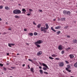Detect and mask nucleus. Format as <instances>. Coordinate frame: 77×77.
I'll list each match as a JSON object with an SVG mask.
<instances>
[{
	"label": "nucleus",
	"mask_w": 77,
	"mask_h": 77,
	"mask_svg": "<svg viewBox=\"0 0 77 77\" xmlns=\"http://www.w3.org/2000/svg\"><path fill=\"white\" fill-rule=\"evenodd\" d=\"M42 42H43L41 40H38V41H37V42H35L34 44L36 45L37 47H40L41 46L38 44H41V43H42Z\"/></svg>",
	"instance_id": "nucleus-1"
},
{
	"label": "nucleus",
	"mask_w": 77,
	"mask_h": 77,
	"mask_svg": "<svg viewBox=\"0 0 77 77\" xmlns=\"http://www.w3.org/2000/svg\"><path fill=\"white\" fill-rule=\"evenodd\" d=\"M21 11L20 10L18 9H16L13 11V13L15 14H21Z\"/></svg>",
	"instance_id": "nucleus-2"
},
{
	"label": "nucleus",
	"mask_w": 77,
	"mask_h": 77,
	"mask_svg": "<svg viewBox=\"0 0 77 77\" xmlns=\"http://www.w3.org/2000/svg\"><path fill=\"white\" fill-rule=\"evenodd\" d=\"M63 65H64V64L63 62H61L60 63V66L62 67L63 66Z\"/></svg>",
	"instance_id": "nucleus-3"
},
{
	"label": "nucleus",
	"mask_w": 77,
	"mask_h": 77,
	"mask_svg": "<svg viewBox=\"0 0 77 77\" xmlns=\"http://www.w3.org/2000/svg\"><path fill=\"white\" fill-rule=\"evenodd\" d=\"M42 64L43 66L46 67L48 69H49V68H48V66H47V65H46L45 64L42 63Z\"/></svg>",
	"instance_id": "nucleus-4"
},
{
	"label": "nucleus",
	"mask_w": 77,
	"mask_h": 77,
	"mask_svg": "<svg viewBox=\"0 0 77 77\" xmlns=\"http://www.w3.org/2000/svg\"><path fill=\"white\" fill-rule=\"evenodd\" d=\"M46 29L45 28L41 27V30L42 32L44 31Z\"/></svg>",
	"instance_id": "nucleus-5"
},
{
	"label": "nucleus",
	"mask_w": 77,
	"mask_h": 77,
	"mask_svg": "<svg viewBox=\"0 0 77 77\" xmlns=\"http://www.w3.org/2000/svg\"><path fill=\"white\" fill-rule=\"evenodd\" d=\"M45 26L46 28H45V29H46V30H47V29H48L49 28V26H48V24L47 23H46Z\"/></svg>",
	"instance_id": "nucleus-6"
},
{
	"label": "nucleus",
	"mask_w": 77,
	"mask_h": 77,
	"mask_svg": "<svg viewBox=\"0 0 77 77\" xmlns=\"http://www.w3.org/2000/svg\"><path fill=\"white\" fill-rule=\"evenodd\" d=\"M66 15H71V11H67Z\"/></svg>",
	"instance_id": "nucleus-7"
},
{
	"label": "nucleus",
	"mask_w": 77,
	"mask_h": 77,
	"mask_svg": "<svg viewBox=\"0 0 77 77\" xmlns=\"http://www.w3.org/2000/svg\"><path fill=\"white\" fill-rule=\"evenodd\" d=\"M63 14L64 15H66L67 14V11L66 10H64L63 11Z\"/></svg>",
	"instance_id": "nucleus-8"
},
{
	"label": "nucleus",
	"mask_w": 77,
	"mask_h": 77,
	"mask_svg": "<svg viewBox=\"0 0 77 77\" xmlns=\"http://www.w3.org/2000/svg\"><path fill=\"white\" fill-rule=\"evenodd\" d=\"M61 28V26H57L55 28V29H60Z\"/></svg>",
	"instance_id": "nucleus-9"
},
{
	"label": "nucleus",
	"mask_w": 77,
	"mask_h": 77,
	"mask_svg": "<svg viewBox=\"0 0 77 77\" xmlns=\"http://www.w3.org/2000/svg\"><path fill=\"white\" fill-rule=\"evenodd\" d=\"M34 70V69L33 67H32L30 69V71L32 72H33V73H34V71H33Z\"/></svg>",
	"instance_id": "nucleus-10"
},
{
	"label": "nucleus",
	"mask_w": 77,
	"mask_h": 77,
	"mask_svg": "<svg viewBox=\"0 0 77 77\" xmlns=\"http://www.w3.org/2000/svg\"><path fill=\"white\" fill-rule=\"evenodd\" d=\"M66 71H68V72H71V70L68 69V68H66Z\"/></svg>",
	"instance_id": "nucleus-11"
},
{
	"label": "nucleus",
	"mask_w": 77,
	"mask_h": 77,
	"mask_svg": "<svg viewBox=\"0 0 77 77\" xmlns=\"http://www.w3.org/2000/svg\"><path fill=\"white\" fill-rule=\"evenodd\" d=\"M42 54V52L40 51L39 52H38V53H37V55H38V56H39L41 55V54Z\"/></svg>",
	"instance_id": "nucleus-12"
},
{
	"label": "nucleus",
	"mask_w": 77,
	"mask_h": 77,
	"mask_svg": "<svg viewBox=\"0 0 77 77\" xmlns=\"http://www.w3.org/2000/svg\"><path fill=\"white\" fill-rule=\"evenodd\" d=\"M58 49L60 50H62V48L61 46H59L58 47Z\"/></svg>",
	"instance_id": "nucleus-13"
},
{
	"label": "nucleus",
	"mask_w": 77,
	"mask_h": 77,
	"mask_svg": "<svg viewBox=\"0 0 77 77\" xmlns=\"http://www.w3.org/2000/svg\"><path fill=\"white\" fill-rule=\"evenodd\" d=\"M39 72H40V73L41 74H43V71H42V70H41V69L40 70H39Z\"/></svg>",
	"instance_id": "nucleus-14"
},
{
	"label": "nucleus",
	"mask_w": 77,
	"mask_h": 77,
	"mask_svg": "<svg viewBox=\"0 0 77 77\" xmlns=\"http://www.w3.org/2000/svg\"><path fill=\"white\" fill-rule=\"evenodd\" d=\"M22 11H23L24 14H25V12H26V10L24 8L22 9Z\"/></svg>",
	"instance_id": "nucleus-15"
},
{
	"label": "nucleus",
	"mask_w": 77,
	"mask_h": 77,
	"mask_svg": "<svg viewBox=\"0 0 77 77\" xmlns=\"http://www.w3.org/2000/svg\"><path fill=\"white\" fill-rule=\"evenodd\" d=\"M69 56L70 57V59H72V58H73V57H74V55H70Z\"/></svg>",
	"instance_id": "nucleus-16"
},
{
	"label": "nucleus",
	"mask_w": 77,
	"mask_h": 77,
	"mask_svg": "<svg viewBox=\"0 0 77 77\" xmlns=\"http://www.w3.org/2000/svg\"><path fill=\"white\" fill-rule=\"evenodd\" d=\"M65 18H62L61 19V21H65Z\"/></svg>",
	"instance_id": "nucleus-17"
},
{
	"label": "nucleus",
	"mask_w": 77,
	"mask_h": 77,
	"mask_svg": "<svg viewBox=\"0 0 77 77\" xmlns=\"http://www.w3.org/2000/svg\"><path fill=\"white\" fill-rule=\"evenodd\" d=\"M41 25L40 24H38L37 26V28H40V27H41Z\"/></svg>",
	"instance_id": "nucleus-18"
},
{
	"label": "nucleus",
	"mask_w": 77,
	"mask_h": 77,
	"mask_svg": "<svg viewBox=\"0 0 77 77\" xmlns=\"http://www.w3.org/2000/svg\"><path fill=\"white\" fill-rule=\"evenodd\" d=\"M74 66L75 68H77V63H75L74 64Z\"/></svg>",
	"instance_id": "nucleus-19"
},
{
	"label": "nucleus",
	"mask_w": 77,
	"mask_h": 77,
	"mask_svg": "<svg viewBox=\"0 0 77 77\" xmlns=\"http://www.w3.org/2000/svg\"><path fill=\"white\" fill-rule=\"evenodd\" d=\"M51 56H52V57H56L57 56L54 54H53V55H51Z\"/></svg>",
	"instance_id": "nucleus-20"
},
{
	"label": "nucleus",
	"mask_w": 77,
	"mask_h": 77,
	"mask_svg": "<svg viewBox=\"0 0 77 77\" xmlns=\"http://www.w3.org/2000/svg\"><path fill=\"white\" fill-rule=\"evenodd\" d=\"M43 69L44 70V71H47V68L44 67L43 68Z\"/></svg>",
	"instance_id": "nucleus-21"
},
{
	"label": "nucleus",
	"mask_w": 77,
	"mask_h": 77,
	"mask_svg": "<svg viewBox=\"0 0 77 77\" xmlns=\"http://www.w3.org/2000/svg\"><path fill=\"white\" fill-rule=\"evenodd\" d=\"M5 9L7 10H8L9 9V8L8 7L6 6L5 7Z\"/></svg>",
	"instance_id": "nucleus-22"
},
{
	"label": "nucleus",
	"mask_w": 77,
	"mask_h": 77,
	"mask_svg": "<svg viewBox=\"0 0 77 77\" xmlns=\"http://www.w3.org/2000/svg\"><path fill=\"white\" fill-rule=\"evenodd\" d=\"M68 26H66L64 27V28L65 29H68Z\"/></svg>",
	"instance_id": "nucleus-23"
},
{
	"label": "nucleus",
	"mask_w": 77,
	"mask_h": 77,
	"mask_svg": "<svg viewBox=\"0 0 77 77\" xmlns=\"http://www.w3.org/2000/svg\"><path fill=\"white\" fill-rule=\"evenodd\" d=\"M15 18H20V17L16 15L15 16Z\"/></svg>",
	"instance_id": "nucleus-24"
},
{
	"label": "nucleus",
	"mask_w": 77,
	"mask_h": 77,
	"mask_svg": "<svg viewBox=\"0 0 77 77\" xmlns=\"http://www.w3.org/2000/svg\"><path fill=\"white\" fill-rule=\"evenodd\" d=\"M60 31H57V35H59V34H60Z\"/></svg>",
	"instance_id": "nucleus-25"
},
{
	"label": "nucleus",
	"mask_w": 77,
	"mask_h": 77,
	"mask_svg": "<svg viewBox=\"0 0 77 77\" xmlns=\"http://www.w3.org/2000/svg\"><path fill=\"white\" fill-rule=\"evenodd\" d=\"M71 49V48H67L66 49V51H68V50Z\"/></svg>",
	"instance_id": "nucleus-26"
},
{
	"label": "nucleus",
	"mask_w": 77,
	"mask_h": 77,
	"mask_svg": "<svg viewBox=\"0 0 77 77\" xmlns=\"http://www.w3.org/2000/svg\"><path fill=\"white\" fill-rule=\"evenodd\" d=\"M73 42H74V43H76L77 42V40L74 39Z\"/></svg>",
	"instance_id": "nucleus-27"
},
{
	"label": "nucleus",
	"mask_w": 77,
	"mask_h": 77,
	"mask_svg": "<svg viewBox=\"0 0 77 77\" xmlns=\"http://www.w3.org/2000/svg\"><path fill=\"white\" fill-rule=\"evenodd\" d=\"M34 35H38V33L37 32H35L34 33Z\"/></svg>",
	"instance_id": "nucleus-28"
},
{
	"label": "nucleus",
	"mask_w": 77,
	"mask_h": 77,
	"mask_svg": "<svg viewBox=\"0 0 77 77\" xmlns=\"http://www.w3.org/2000/svg\"><path fill=\"white\" fill-rule=\"evenodd\" d=\"M3 6L2 5H1L0 6V9H3Z\"/></svg>",
	"instance_id": "nucleus-29"
},
{
	"label": "nucleus",
	"mask_w": 77,
	"mask_h": 77,
	"mask_svg": "<svg viewBox=\"0 0 77 77\" xmlns=\"http://www.w3.org/2000/svg\"><path fill=\"white\" fill-rule=\"evenodd\" d=\"M43 31L44 33H46V32H47V30H46V29H45Z\"/></svg>",
	"instance_id": "nucleus-30"
},
{
	"label": "nucleus",
	"mask_w": 77,
	"mask_h": 77,
	"mask_svg": "<svg viewBox=\"0 0 77 77\" xmlns=\"http://www.w3.org/2000/svg\"><path fill=\"white\" fill-rule=\"evenodd\" d=\"M55 60H59L60 59L58 58H55Z\"/></svg>",
	"instance_id": "nucleus-31"
},
{
	"label": "nucleus",
	"mask_w": 77,
	"mask_h": 77,
	"mask_svg": "<svg viewBox=\"0 0 77 77\" xmlns=\"http://www.w3.org/2000/svg\"><path fill=\"white\" fill-rule=\"evenodd\" d=\"M49 59H51L52 60H53V58L51 57H49Z\"/></svg>",
	"instance_id": "nucleus-32"
},
{
	"label": "nucleus",
	"mask_w": 77,
	"mask_h": 77,
	"mask_svg": "<svg viewBox=\"0 0 77 77\" xmlns=\"http://www.w3.org/2000/svg\"><path fill=\"white\" fill-rule=\"evenodd\" d=\"M29 35H30V36H33V34L32 33H29Z\"/></svg>",
	"instance_id": "nucleus-33"
},
{
	"label": "nucleus",
	"mask_w": 77,
	"mask_h": 77,
	"mask_svg": "<svg viewBox=\"0 0 77 77\" xmlns=\"http://www.w3.org/2000/svg\"><path fill=\"white\" fill-rule=\"evenodd\" d=\"M3 70L4 71H6V68L5 67H4L3 69Z\"/></svg>",
	"instance_id": "nucleus-34"
},
{
	"label": "nucleus",
	"mask_w": 77,
	"mask_h": 77,
	"mask_svg": "<svg viewBox=\"0 0 77 77\" xmlns=\"http://www.w3.org/2000/svg\"><path fill=\"white\" fill-rule=\"evenodd\" d=\"M8 46H9V47H12V46H11V44L9 43Z\"/></svg>",
	"instance_id": "nucleus-35"
},
{
	"label": "nucleus",
	"mask_w": 77,
	"mask_h": 77,
	"mask_svg": "<svg viewBox=\"0 0 77 77\" xmlns=\"http://www.w3.org/2000/svg\"><path fill=\"white\" fill-rule=\"evenodd\" d=\"M44 73L45 74H48V72H44Z\"/></svg>",
	"instance_id": "nucleus-36"
},
{
	"label": "nucleus",
	"mask_w": 77,
	"mask_h": 77,
	"mask_svg": "<svg viewBox=\"0 0 77 77\" xmlns=\"http://www.w3.org/2000/svg\"><path fill=\"white\" fill-rule=\"evenodd\" d=\"M29 11L30 12H32L33 10H32V9H29Z\"/></svg>",
	"instance_id": "nucleus-37"
},
{
	"label": "nucleus",
	"mask_w": 77,
	"mask_h": 77,
	"mask_svg": "<svg viewBox=\"0 0 77 77\" xmlns=\"http://www.w3.org/2000/svg\"><path fill=\"white\" fill-rule=\"evenodd\" d=\"M65 62L66 63H67V64L68 63H69V62H68V61L66 60Z\"/></svg>",
	"instance_id": "nucleus-38"
},
{
	"label": "nucleus",
	"mask_w": 77,
	"mask_h": 77,
	"mask_svg": "<svg viewBox=\"0 0 77 77\" xmlns=\"http://www.w3.org/2000/svg\"><path fill=\"white\" fill-rule=\"evenodd\" d=\"M0 66H3V64L0 63Z\"/></svg>",
	"instance_id": "nucleus-39"
},
{
	"label": "nucleus",
	"mask_w": 77,
	"mask_h": 77,
	"mask_svg": "<svg viewBox=\"0 0 77 77\" xmlns=\"http://www.w3.org/2000/svg\"><path fill=\"white\" fill-rule=\"evenodd\" d=\"M67 67H68V68H70V67H71V66H70V65H68V66H67Z\"/></svg>",
	"instance_id": "nucleus-40"
},
{
	"label": "nucleus",
	"mask_w": 77,
	"mask_h": 77,
	"mask_svg": "<svg viewBox=\"0 0 77 77\" xmlns=\"http://www.w3.org/2000/svg\"><path fill=\"white\" fill-rule=\"evenodd\" d=\"M61 53L62 54H63V53H64V51H62L61 52Z\"/></svg>",
	"instance_id": "nucleus-41"
},
{
	"label": "nucleus",
	"mask_w": 77,
	"mask_h": 77,
	"mask_svg": "<svg viewBox=\"0 0 77 77\" xmlns=\"http://www.w3.org/2000/svg\"><path fill=\"white\" fill-rule=\"evenodd\" d=\"M27 15H28V16H30V14L28 13V14H27Z\"/></svg>",
	"instance_id": "nucleus-42"
},
{
	"label": "nucleus",
	"mask_w": 77,
	"mask_h": 77,
	"mask_svg": "<svg viewBox=\"0 0 77 77\" xmlns=\"http://www.w3.org/2000/svg\"><path fill=\"white\" fill-rule=\"evenodd\" d=\"M33 24H34L35 25H36V24L35 23V21H34L33 22Z\"/></svg>",
	"instance_id": "nucleus-43"
},
{
	"label": "nucleus",
	"mask_w": 77,
	"mask_h": 77,
	"mask_svg": "<svg viewBox=\"0 0 77 77\" xmlns=\"http://www.w3.org/2000/svg\"><path fill=\"white\" fill-rule=\"evenodd\" d=\"M28 60H29V61H31V62H32V61H33L32 60H31L30 59H29Z\"/></svg>",
	"instance_id": "nucleus-44"
},
{
	"label": "nucleus",
	"mask_w": 77,
	"mask_h": 77,
	"mask_svg": "<svg viewBox=\"0 0 77 77\" xmlns=\"http://www.w3.org/2000/svg\"><path fill=\"white\" fill-rule=\"evenodd\" d=\"M33 60H36V58H33Z\"/></svg>",
	"instance_id": "nucleus-45"
},
{
	"label": "nucleus",
	"mask_w": 77,
	"mask_h": 77,
	"mask_svg": "<svg viewBox=\"0 0 77 77\" xmlns=\"http://www.w3.org/2000/svg\"><path fill=\"white\" fill-rule=\"evenodd\" d=\"M52 30H53V31H54V32H56V30H54V29Z\"/></svg>",
	"instance_id": "nucleus-46"
},
{
	"label": "nucleus",
	"mask_w": 77,
	"mask_h": 77,
	"mask_svg": "<svg viewBox=\"0 0 77 77\" xmlns=\"http://www.w3.org/2000/svg\"><path fill=\"white\" fill-rule=\"evenodd\" d=\"M39 69H42V67L41 66H39Z\"/></svg>",
	"instance_id": "nucleus-47"
},
{
	"label": "nucleus",
	"mask_w": 77,
	"mask_h": 77,
	"mask_svg": "<svg viewBox=\"0 0 77 77\" xmlns=\"http://www.w3.org/2000/svg\"><path fill=\"white\" fill-rule=\"evenodd\" d=\"M51 29H52V30H53L54 29L53 28V27H51Z\"/></svg>",
	"instance_id": "nucleus-48"
},
{
	"label": "nucleus",
	"mask_w": 77,
	"mask_h": 77,
	"mask_svg": "<svg viewBox=\"0 0 77 77\" xmlns=\"http://www.w3.org/2000/svg\"><path fill=\"white\" fill-rule=\"evenodd\" d=\"M67 38H70V36L67 35Z\"/></svg>",
	"instance_id": "nucleus-49"
},
{
	"label": "nucleus",
	"mask_w": 77,
	"mask_h": 77,
	"mask_svg": "<svg viewBox=\"0 0 77 77\" xmlns=\"http://www.w3.org/2000/svg\"><path fill=\"white\" fill-rule=\"evenodd\" d=\"M9 53H7V56H9Z\"/></svg>",
	"instance_id": "nucleus-50"
},
{
	"label": "nucleus",
	"mask_w": 77,
	"mask_h": 77,
	"mask_svg": "<svg viewBox=\"0 0 77 77\" xmlns=\"http://www.w3.org/2000/svg\"><path fill=\"white\" fill-rule=\"evenodd\" d=\"M24 31H25V32L27 31V29H24Z\"/></svg>",
	"instance_id": "nucleus-51"
},
{
	"label": "nucleus",
	"mask_w": 77,
	"mask_h": 77,
	"mask_svg": "<svg viewBox=\"0 0 77 77\" xmlns=\"http://www.w3.org/2000/svg\"><path fill=\"white\" fill-rule=\"evenodd\" d=\"M28 67H29L28 69H30V66H29V65H28Z\"/></svg>",
	"instance_id": "nucleus-52"
},
{
	"label": "nucleus",
	"mask_w": 77,
	"mask_h": 77,
	"mask_svg": "<svg viewBox=\"0 0 77 77\" xmlns=\"http://www.w3.org/2000/svg\"><path fill=\"white\" fill-rule=\"evenodd\" d=\"M26 45H29V44L28 43H26Z\"/></svg>",
	"instance_id": "nucleus-53"
},
{
	"label": "nucleus",
	"mask_w": 77,
	"mask_h": 77,
	"mask_svg": "<svg viewBox=\"0 0 77 77\" xmlns=\"http://www.w3.org/2000/svg\"><path fill=\"white\" fill-rule=\"evenodd\" d=\"M8 30H12V29L11 28H9L8 29Z\"/></svg>",
	"instance_id": "nucleus-54"
},
{
	"label": "nucleus",
	"mask_w": 77,
	"mask_h": 77,
	"mask_svg": "<svg viewBox=\"0 0 77 77\" xmlns=\"http://www.w3.org/2000/svg\"><path fill=\"white\" fill-rule=\"evenodd\" d=\"M11 45H14L15 44H11Z\"/></svg>",
	"instance_id": "nucleus-55"
},
{
	"label": "nucleus",
	"mask_w": 77,
	"mask_h": 77,
	"mask_svg": "<svg viewBox=\"0 0 77 77\" xmlns=\"http://www.w3.org/2000/svg\"><path fill=\"white\" fill-rule=\"evenodd\" d=\"M2 21V18H0V21Z\"/></svg>",
	"instance_id": "nucleus-56"
},
{
	"label": "nucleus",
	"mask_w": 77,
	"mask_h": 77,
	"mask_svg": "<svg viewBox=\"0 0 77 77\" xmlns=\"http://www.w3.org/2000/svg\"><path fill=\"white\" fill-rule=\"evenodd\" d=\"M4 35H6V32H4Z\"/></svg>",
	"instance_id": "nucleus-57"
},
{
	"label": "nucleus",
	"mask_w": 77,
	"mask_h": 77,
	"mask_svg": "<svg viewBox=\"0 0 77 77\" xmlns=\"http://www.w3.org/2000/svg\"><path fill=\"white\" fill-rule=\"evenodd\" d=\"M39 11H40V12H42V10H39Z\"/></svg>",
	"instance_id": "nucleus-58"
},
{
	"label": "nucleus",
	"mask_w": 77,
	"mask_h": 77,
	"mask_svg": "<svg viewBox=\"0 0 77 77\" xmlns=\"http://www.w3.org/2000/svg\"><path fill=\"white\" fill-rule=\"evenodd\" d=\"M22 66H25V64H23Z\"/></svg>",
	"instance_id": "nucleus-59"
},
{
	"label": "nucleus",
	"mask_w": 77,
	"mask_h": 77,
	"mask_svg": "<svg viewBox=\"0 0 77 77\" xmlns=\"http://www.w3.org/2000/svg\"><path fill=\"white\" fill-rule=\"evenodd\" d=\"M39 64H40V65H42V64L41 63H40V62H39Z\"/></svg>",
	"instance_id": "nucleus-60"
},
{
	"label": "nucleus",
	"mask_w": 77,
	"mask_h": 77,
	"mask_svg": "<svg viewBox=\"0 0 77 77\" xmlns=\"http://www.w3.org/2000/svg\"><path fill=\"white\" fill-rule=\"evenodd\" d=\"M9 64L8 63H7V65H9Z\"/></svg>",
	"instance_id": "nucleus-61"
},
{
	"label": "nucleus",
	"mask_w": 77,
	"mask_h": 77,
	"mask_svg": "<svg viewBox=\"0 0 77 77\" xmlns=\"http://www.w3.org/2000/svg\"><path fill=\"white\" fill-rule=\"evenodd\" d=\"M55 20H56V19H54V20H53L54 21H55Z\"/></svg>",
	"instance_id": "nucleus-62"
},
{
	"label": "nucleus",
	"mask_w": 77,
	"mask_h": 77,
	"mask_svg": "<svg viewBox=\"0 0 77 77\" xmlns=\"http://www.w3.org/2000/svg\"><path fill=\"white\" fill-rule=\"evenodd\" d=\"M11 68H12V69H14V67H11Z\"/></svg>",
	"instance_id": "nucleus-63"
},
{
	"label": "nucleus",
	"mask_w": 77,
	"mask_h": 77,
	"mask_svg": "<svg viewBox=\"0 0 77 77\" xmlns=\"http://www.w3.org/2000/svg\"><path fill=\"white\" fill-rule=\"evenodd\" d=\"M19 54H17V55H19Z\"/></svg>",
	"instance_id": "nucleus-64"
}]
</instances>
